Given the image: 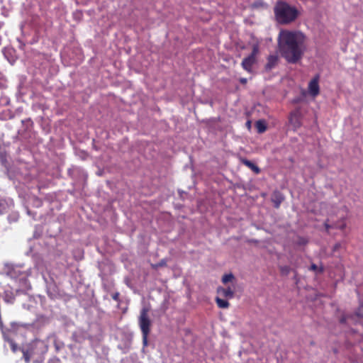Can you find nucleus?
Listing matches in <instances>:
<instances>
[{
	"label": "nucleus",
	"instance_id": "f257e3e1",
	"mask_svg": "<svg viewBox=\"0 0 363 363\" xmlns=\"http://www.w3.org/2000/svg\"><path fill=\"white\" fill-rule=\"evenodd\" d=\"M278 46L281 56L287 62L295 64L303 57L306 50V37L299 32L281 31Z\"/></svg>",
	"mask_w": 363,
	"mask_h": 363
},
{
	"label": "nucleus",
	"instance_id": "f03ea898",
	"mask_svg": "<svg viewBox=\"0 0 363 363\" xmlns=\"http://www.w3.org/2000/svg\"><path fill=\"white\" fill-rule=\"evenodd\" d=\"M274 16L278 23H291L299 15L298 9L283 1H278L274 7Z\"/></svg>",
	"mask_w": 363,
	"mask_h": 363
},
{
	"label": "nucleus",
	"instance_id": "7ed1b4c3",
	"mask_svg": "<svg viewBox=\"0 0 363 363\" xmlns=\"http://www.w3.org/2000/svg\"><path fill=\"white\" fill-rule=\"evenodd\" d=\"M149 311V308L147 307L143 308L138 317V324L142 332L143 345L144 347L147 346V337L152 325V322L148 315Z\"/></svg>",
	"mask_w": 363,
	"mask_h": 363
},
{
	"label": "nucleus",
	"instance_id": "20e7f679",
	"mask_svg": "<svg viewBox=\"0 0 363 363\" xmlns=\"http://www.w3.org/2000/svg\"><path fill=\"white\" fill-rule=\"evenodd\" d=\"M33 355L42 354L47 352L48 347L43 340L35 339L25 347Z\"/></svg>",
	"mask_w": 363,
	"mask_h": 363
},
{
	"label": "nucleus",
	"instance_id": "39448f33",
	"mask_svg": "<svg viewBox=\"0 0 363 363\" xmlns=\"http://www.w3.org/2000/svg\"><path fill=\"white\" fill-rule=\"evenodd\" d=\"M259 53V45L257 44H255L252 46V50L251 54L245 57L242 61L241 65L242 68L247 71V72H252V66L256 63V56Z\"/></svg>",
	"mask_w": 363,
	"mask_h": 363
},
{
	"label": "nucleus",
	"instance_id": "423d86ee",
	"mask_svg": "<svg viewBox=\"0 0 363 363\" xmlns=\"http://www.w3.org/2000/svg\"><path fill=\"white\" fill-rule=\"evenodd\" d=\"M289 121L294 130L301 126V114L299 109H296L290 113Z\"/></svg>",
	"mask_w": 363,
	"mask_h": 363
},
{
	"label": "nucleus",
	"instance_id": "0eeeda50",
	"mask_svg": "<svg viewBox=\"0 0 363 363\" xmlns=\"http://www.w3.org/2000/svg\"><path fill=\"white\" fill-rule=\"evenodd\" d=\"M320 76L315 75L308 84V91L311 96L315 97L320 93V87L318 84Z\"/></svg>",
	"mask_w": 363,
	"mask_h": 363
},
{
	"label": "nucleus",
	"instance_id": "6e6552de",
	"mask_svg": "<svg viewBox=\"0 0 363 363\" xmlns=\"http://www.w3.org/2000/svg\"><path fill=\"white\" fill-rule=\"evenodd\" d=\"M279 57L277 55H271L267 57V62L264 66L266 71H270L278 64Z\"/></svg>",
	"mask_w": 363,
	"mask_h": 363
},
{
	"label": "nucleus",
	"instance_id": "1a4fd4ad",
	"mask_svg": "<svg viewBox=\"0 0 363 363\" xmlns=\"http://www.w3.org/2000/svg\"><path fill=\"white\" fill-rule=\"evenodd\" d=\"M284 197L279 191H274L272 196V201L276 208H279L281 202L284 201Z\"/></svg>",
	"mask_w": 363,
	"mask_h": 363
},
{
	"label": "nucleus",
	"instance_id": "9d476101",
	"mask_svg": "<svg viewBox=\"0 0 363 363\" xmlns=\"http://www.w3.org/2000/svg\"><path fill=\"white\" fill-rule=\"evenodd\" d=\"M240 162L242 164L245 165L248 168H250L253 172L258 174L260 173L261 169L258 166L254 164L252 162L248 160L246 158H241Z\"/></svg>",
	"mask_w": 363,
	"mask_h": 363
},
{
	"label": "nucleus",
	"instance_id": "9b49d317",
	"mask_svg": "<svg viewBox=\"0 0 363 363\" xmlns=\"http://www.w3.org/2000/svg\"><path fill=\"white\" fill-rule=\"evenodd\" d=\"M217 292L223 297L227 298H232L234 296V291L231 289L230 287H228L227 289L218 287L217 289Z\"/></svg>",
	"mask_w": 363,
	"mask_h": 363
},
{
	"label": "nucleus",
	"instance_id": "f8f14e48",
	"mask_svg": "<svg viewBox=\"0 0 363 363\" xmlns=\"http://www.w3.org/2000/svg\"><path fill=\"white\" fill-rule=\"evenodd\" d=\"M255 127L259 133H262L265 132L267 130L266 123L263 120H259V121H256Z\"/></svg>",
	"mask_w": 363,
	"mask_h": 363
},
{
	"label": "nucleus",
	"instance_id": "ddd939ff",
	"mask_svg": "<svg viewBox=\"0 0 363 363\" xmlns=\"http://www.w3.org/2000/svg\"><path fill=\"white\" fill-rule=\"evenodd\" d=\"M216 302L218 306L220 308H228L230 306V303L228 301L220 298L219 297L216 298Z\"/></svg>",
	"mask_w": 363,
	"mask_h": 363
},
{
	"label": "nucleus",
	"instance_id": "4468645a",
	"mask_svg": "<svg viewBox=\"0 0 363 363\" xmlns=\"http://www.w3.org/2000/svg\"><path fill=\"white\" fill-rule=\"evenodd\" d=\"M22 351V353H23V357H24V359H25V362L26 363H28L30 362V358L32 356H33L31 353L28 352V350H26V348H23L21 350Z\"/></svg>",
	"mask_w": 363,
	"mask_h": 363
},
{
	"label": "nucleus",
	"instance_id": "2eb2a0df",
	"mask_svg": "<svg viewBox=\"0 0 363 363\" xmlns=\"http://www.w3.org/2000/svg\"><path fill=\"white\" fill-rule=\"evenodd\" d=\"M5 339L9 343L11 350L13 352H16L18 350L17 344L12 339H9L8 337H6Z\"/></svg>",
	"mask_w": 363,
	"mask_h": 363
},
{
	"label": "nucleus",
	"instance_id": "dca6fc26",
	"mask_svg": "<svg viewBox=\"0 0 363 363\" xmlns=\"http://www.w3.org/2000/svg\"><path fill=\"white\" fill-rule=\"evenodd\" d=\"M233 279L234 276L232 274H227L223 277L222 281L223 284H227L228 282L233 281Z\"/></svg>",
	"mask_w": 363,
	"mask_h": 363
},
{
	"label": "nucleus",
	"instance_id": "f3484780",
	"mask_svg": "<svg viewBox=\"0 0 363 363\" xmlns=\"http://www.w3.org/2000/svg\"><path fill=\"white\" fill-rule=\"evenodd\" d=\"M166 266H167V261L164 259H162L158 263L152 265V268H154V269H157L158 267H166Z\"/></svg>",
	"mask_w": 363,
	"mask_h": 363
},
{
	"label": "nucleus",
	"instance_id": "a211bd4d",
	"mask_svg": "<svg viewBox=\"0 0 363 363\" xmlns=\"http://www.w3.org/2000/svg\"><path fill=\"white\" fill-rule=\"evenodd\" d=\"M356 315L360 318H363V303H361L357 311H356Z\"/></svg>",
	"mask_w": 363,
	"mask_h": 363
},
{
	"label": "nucleus",
	"instance_id": "6ab92c4d",
	"mask_svg": "<svg viewBox=\"0 0 363 363\" xmlns=\"http://www.w3.org/2000/svg\"><path fill=\"white\" fill-rule=\"evenodd\" d=\"M310 269L313 270V271H315V272H318L319 273H322L323 272V267L318 268V266L316 264H312L311 265Z\"/></svg>",
	"mask_w": 363,
	"mask_h": 363
},
{
	"label": "nucleus",
	"instance_id": "aec40b11",
	"mask_svg": "<svg viewBox=\"0 0 363 363\" xmlns=\"http://www.w3.org/2000/svg\"><path fill=\"white\" fill-rule=\"evenodd\" d=\"M82 16V13L81 11H76L74 13V20L75 21H81L82 20V18H81Z\"/></svg>",
	"mask_w": 363,
	"mask_h": 363
},
{
	"label": "nucleus",
	"instance_id": "412c9836",
	"mask_svg": "<svg viewBox=\"0 0 363 363\" xmlns=\"http://www.w3.org/2000/svg\"><path fill=\"white\" fill-rule=\"evenodd\" d=\"M120 294L118 292H116L111 295L112 298L116 301H119Z\"/></svg>",
	"mask_w": 363,
	"mask_h": 363
},
{
	"label": "nucleus",
	"instance_id": "4be33fe9",
	"mask_svg": "<svg viewBox=\"0 0 363 363\" xmlns=\"http://www.w3.org/2000/svg\"><path fill=\"white\" fill-rule=\"evenodd\" d=\"M264 3L262 1H255L253 4V6L255 8H258L261 6H262Z\"/></svg>",
	"mask_w": 363,
	"mask_h": 363
},
{
	"label": "nucleus",
	"instance_id": "5701e85b",
	"mask_svg": "<svg viewBox=\"0 0 363 363\" xmlns=\"http://www.w3.org/2000/svg\"><path fill=\"white\" fill-rule=\"evenodd\" d=\"M239 81L242 84H246L247 82V79L246 78H240Z\"/></svg>",
	"mask_w": 363,
	"mask_h": 363
},
{
	"label": "nucleus",
	"instance_id": "b1692460",
	"mask_svg": "<svg viewBox=\"0 0 363 363\" xmlns=\"http://www.w3.org/2000/svg\"><path fill=\"white\" fill-rule=\"evenodd\" d=\"M346 320H347V317L346 316H342L340 318V321L341 323H345L346 322Z\"/></svg>",
	"mask_w": 363,
	"mask_h": 363
},
{
	"label": "nucleus",
	"instance_id": "393cba45",
	"mask_svg": "<svg viewBox=\"0 0 363 363\" xmlns=\"http://www.w3.org/2000/svg\"><path fill=\"white\" fill-rule=\"evenodd\" d=\"M325 228H326V230H328L330 228H332V226H331V225H330L328 223V222H325Z\"/></svg>",
	"mask_w": 363,
	"mask_h": 363
},
{
	"label": "nucleus",
	"instance_id": "a878e982",
	"mask_svg": "<svg viewBox=\"0 0 363 363\" xmlns=\"http://www.w3.org/2000/svg\"><path fill=\"white\" fill-rule=\"evenodd\" d=\"M336 228L343 230L345 228V223H344L342 225H340V226H336Z\"/></svg>",
	"mask_w": 363,
	"mask_h": 363
},
{
	"label": "nucleus",
	"instance_id": "bb28decb",
	"mask_svg": "<svg viewBox=\"0 0 363 363\" xmlns=\"http://www.w3.org/2000/svg\"><path fill=\"white\" fill-rule=\"evenodd\" d=\"M246 125L248 128V129H250V128H251V121H247V123H246Z\"/></svg>",
	"mask_w": 363,
	"mask_h": 363
},
{
	"label": "nucleus",
	"instance_id": "cd10ccee",
	"mask_svg": "<svg viewBox=\"0 0 363 363\" xmlns=\"http://www.w3.org/2000/svg\"><path fill=\"white\" fill-rule=\"evenodd\" d=\"M281 270H282V271H288V268H287V267H286V269H285V268H284V267H283V268L281 269Z\"/></svg>",
	"mask_w": 363,
	"mask_h": 363
}]
</instances>
